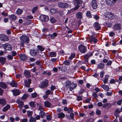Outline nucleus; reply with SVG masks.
I'll list each match as a JSON object with an SVG mask.
<instances>
[{
  "label": "nucleus",
  "mask_w": 122,
  "mask_h": 122,
  "mask_svg": "<svg viewBox=\"0 0 122 122\" xmlns=\"http://www.w3.org/2000/svg\"><path fill=\"white\" fill-rule=\"evenodd\" d=\"M77 86L76 84L74 83H71L69 81H67L66 82V87L68 90L72 91L74 88Z\"/></svg>",
  "instance_id": "obj_1"
},
{
  "label": "nucleus",
  "mask_w": 122,
  "mask_h": 122,
  "mask_svg": "<svg viewBox=\"0 0 122 122\" xmlns=\"http://www.w3.org/2000/svg\"><path fill=\"white\" fill-rule=\"evenodd\" d=\"M73 1L74 4L76 5L75 7V10L77 9L80 6L78 5L81 4L80 5L82 6L85 4V2L82 1V0H74Z\"/></svg>",
  "instance_id": "obj_2"
},
{
  "label": "nucleus",
  "mask_w": 122,
  "mask_h": 122,
  "mask_svg": "<svg viewBox=\"0 0 122 122\" xmlns=\"http://www.w3.org/2000/svg\"><path fill=\"white\" fill-rule=\"evenodd\" d=\"M49 81L47 79H45L43 81L41 82V84L39 85V87L42 88H45L48 86Z\"/></svg>",
  "instance_id": "obj_3"
},
{
  "label": "nucleus",
  "mask_w": 122,
  "mask_h": 122,
  "mask_svg": "<svg viewBox=\"0 0 122 122\" xmlns=\"http://www.w3.org/2000/svg\"><path fill=\"white\" fill-rule=\"evenodd\" d=\"M57 5L60 8H66L69 7V5L67 3L62 2L58 3Z\"/></svg>",
  "instance_id": "obj_4"
},
{
  "label": "nucleus",
  "mask_w": 122,
  "mask_h": 122,
  "mask_svg": "<svg viewBox=\"0 0 122 122\" xmlns=\"http://www.w3.org/2000/svg\"><path fill=\"white\" fill-rule=\"evenodd\" d=\"M80 51L82 53H85L87 51V49L86 47L83 45H80L79 47Z\"/></svg>",
  "instance_id": "obj_5"
},
{
  "label": "nucleus",
  "mask_w": 122,
  "mask_h": 122,
  "mask_svg": "<svg viewBox=\"0 0 122 122\" xmlns=\"http://www.w3.org/2000/svg\"><path fill=\"white\" fill-rule=\"evenodd\" d=\"M20 39L22 41L26 43H28L29 41V37L25 36H21Z\"/></svg>",
  "instance_id": "obj_6"
},
{
  "label": "nucleus",
  "mask_w": 122,
  "mask_h": 122,
  "mask_svg": "<svg viewBox=\"0 0 122 122\" xmlns=\"http://www.w3.org/2000/svg\"><path fill=\"white\" fill-rule=\"evenodd\" d=\"M95 33H93L92 35L89 38V41L90 42H93L94 43H96L97 42L98 40L94 36L95 35Z\"/></svg>",
  "instance_id": "obj_7"
},
{
  "label": "nucleus",
  "mask_w": 122,
  "mask_h": 122,
  "mask_svg": "<svg viewBox=\"0 0 122 122\" xmlns=\"http://www.w3.org/2000/svg\"><path fill=\"white\" fill-rule=\"evenodd\" d=\"M2 46L6 50L10 51L12 49V46H11L8 43L3 44Z\"/></svg>",
  "instance_id": "obj_8"
},
{
  "label": "nucleus",
  "mask_w": 122,
  "mask_h": 122,
  "mask_svg": "<svg viewBox=\"0 0 122 122\" xmlns=\"http://www.w3.org/2000/svg\"><path fill=\"white\" fill-rule=\"evenodd\" d=\"M40 19L41 20L44 22H47L49 20V18L48 16L43 15H41L40 16Z\"/></svg>",
  "instance_id": "obj_9"
},
{
  "label": "nucleus",
  "mask_w": 122,
  "mask_h": 122,
  "mask_svg": "<svg viewBox=\"0 0 122 122\" xmlns=\"http://www.w3.org/2000/svg\"><path fill=\"white\" fill-rule=\"evenodd\" d=\"M38 50L37 49H31L30 51V54L32 56H36L38 52Z\"/></svg>",
  "instance_id": "obj_10"
},
{
  "label": "nucleus",
  "mask_w": 122,
  "mask_h": 122,
  "mask_svg": "<svg viewBox=\"0 0 122 122\" xmlns=\"http://www.w3.org/2000/svg\"><path fill=\"white\" fill-rule=\"evenodd\" d=\"M0 38L1 41H8L9 39L7 36L4 34L0 35Z\"/></svg>",
  "instance_id": "obj_11"
},
{
  "label": "nucleus",
  "mask_w": 122,
  "mask_h": 122,
  "mask_svg": "<svg viewBox=\"0 0 122 122\" xmlns=\"http://www.w3.org/2000/svg\"><path fill=\"white\" fill-rule=\"evenodd\" d=\"M117 0H105L107 4L109 5H113Z\"/></svg>",
  "instance_id": "obj_12"
},
{
  "label": "nucleus",
  "mask_w": 122,
  "mask_h": 122,
  "mask_svg": "<svg viewBox=\"0 0 122 122\" xmlns=\"http://www.w3.org/2000/svg\"><path fill=\"white\" fill-rule=\"evenodd\" d=\"M106 15L107 17L111 19H113L115 17L114 14L111 12H107Z\"/></svg>",
  "instance_id": "obj_13"
},
{
  "label": "nucleus",
  "mask_w": 122,
  "mask_h": 122,
  "mask_svg": "<svg viewBox=\"0 0 122 122\" xmlns=\"http://www.w3.org/2000/svg\"><path fill=\"white\" fill-rule=\"evenodd\" d=\"M93 26L95 28V30H99L101 28L100 25L98 23H95L94 24Z\"/></svg>",
  "instance_id": "obj_14"
},
{
  "label": "nucleus",
  "mask_w": 122,
  "mask_h": 122,
  "mask_svg": "<svg viewBox=\"0 0 122 122\" xmlns=\"http://www.w3.org/2000/svg\"><path fill=\"white\" fill-rule=\"evenodd\" d=\"M24 74L25 76L27 78L30 77L31 76L30 72L29 71L26 70H25L24 73Z\"/></svg>",
  "instance_id": "obj_15"
},
{
  "label": "nucleus",
  "mask_w": 122,
  "mask_h": 122,
  "mask_svg": "<svg viewBox=\"0 0 122 122\" xmlns=\"http://www.w3.org/2000/svg\"><path fill=\"white\" fill-rule=\"evenodd\" d=\"M31 80L30 79H29L28 80V82L27 80H25L24 81L25 86L26 87H30V84L31 83Z\"/></svg>",
  "instance_id": "obj_16"
},
{
  "label": "nucleus",
  "mask_w": 122,
  "mask_h": 122,
  "mask_svg": "<svg viewBox=\"0 0 122 122\" xmlns=\"http://www.w3.org/2000/svg\"><path fill=\"white\" fill-rule=\"evenodd\" d=\"M92 7L94 9H96L97 7V5L96 3V1L95 0H93L92 2Z\"/></svg>",
  "instance_id": "obj_17"
},
{
  "label": "nucleus",
  "mask_w": 122,
  "mask_h": 122,
  "mask_svg": "<svg viewBox=\"0 0 122 122\" xmlns=\"http://www.w3.org/2000/svg\"><path fill=\"white\" fill-rule=\"evenodd\" d=\"M112 105L110 103H107L103 104L102 106V107L103 108H109L111 107Z\"/></svg>",
  "instance_id": "obj_18"
},
{
  "label": "nucleus",
  "mask_w": 122,
  "mask_h": 122,
  "mask_svg": "<svg viewBox=\"0 0 122 122\" xmlns=\"http://www.w3.org/2000/svg\"><path fill=\"white\" fill-rule=\"evenodd\" d=\"M114 29L116 30H120L121 27L120 24H117L115 25L114 27Z\"/></svg>",
  "instance_id": "obj_19"
},
{
  "label": "nucleus",
  "mask_w": 122,
  "mask_h": 122,
  "mask_svg": "<svg viewBox=\"0 0 122 122\" xmlns=\"http://www.w3.org/2000/svg\"><path fill=\"white\" fill-rule=\"evenodd\" d=\"M12 92L13 93L14 96H15L19 95L20 93V91L18 90H13Z\"/></svg>",
  "instance_id": "obj_20"
},
{
  "label": "nucleus",
  "mask_w": 122,
  "mask_h": 122,
  "mask_svg": "<svg viewBox=\"0 0 122 122\" xmlns=\"http://www.w3.org/2000/svg\"><path fill=\"white\" fill-rule=\"evenodd\" d=\"M92 52H90L89 53L84 56V58L85 59H88L89 57L92 56Z\"/></svg>",
  "instance_id": "obj_21"
},
{
  "label": "nucleus",
  "mask_w": 122,
  "mask_h": 122,
  "mask_svg": "<svg viewBox=\"0 0 122 122\" xmlns=\"http://www.w3.org/2000/svg\"><path fill=\"white\" fill-rule=\"evenodd\" d=\"M57 117L59 118H61V119L64 117L65 115L64 113L63 112H61L59 113L58 114Z\"/></svg>",
  "instance_id": "obj_22"
},
{
  "label": "nucleus",
  "mask_w": 122,
  "mask_h": 122,
  "mask_svg": "<svg viewBox=\"0 0 122 122\" xmlns=\"http://www.w3.org/2000/svg\"><path fill=\"white\" fill-rule=\"evenodd\" d=\"M6 58L4 57H0V62L2 64H3L6 62Z\"/></svg>",
  "instance_id": "obj_23"
},
{
  "label": "nucleus",
  "mask_w": 122,
  "mask_h": 122,
  "mask_svg": "<svg viewBox=\"0 0 122 122\" xmlns=\"http://www.w3.org/2000/svg\"><path fill=\"white\" fill-rule=\"evenodd\" d=\"M9 17L10 19L11 20H14L16 18V16L14 15H9Z\"/></svg>",
  "instance_id": "obj_24"
},
{
  "label": "nucleus",
  "mask_w": 122,
  "mask_h": 122,
  "mask_svg": "<svg viewBox=\"0 0 122 122\" xmlns=\"http://www.w3.org/2000/svg\"><path fill=\"white\" fill-rule=\"evenodd\" d=\"M51 13L54 14L56 13H59V10L57 9H52L51 10Z\"/></svg>",
  "instance_id": "obj_25"
},
{
  "label": "nucleus",
  "mask_w": 122,
  "mask_h": 122,
  "mask_svg": "<svg viewBox=\"0 0 122 122\" xmlns=\"http://www.w3.org/2000/svg\"><path fill=\"white\" fill-rule=\"evenodd\" d=\"M7 87L6 84L3 82H1L0 83V87L4 89H6Z\"/></svg>",
  "instance_id": "obj_26"
},
{
  "label": "nucleus",
  "mask_w": 122,
  "mask_h": 122,
  "mask_svg": "<svg viewBox=\"0 0 122 122\" xmlns=\"http://www.w3.org/2000/svg\"><path fill=\"white\" fill-rule=\"evenodd\" d=\"M21 60L22 61H24L26 60L27 57V56L24 55H21L20 56Z\"/></svg>",
  "instance_id": "obj_27"
},
{
  "label": "nucleus",
  "mask_w": 122,
  "mask_h": 122,
  "mask_svg": "<svg viewBox=\"0 0 122 122\" xmlns=\"http://www.w3.org/2000/svg\"><path fill=\"white\" fill-rule=\"evenodd\" d=\"M76 17L79 19H81L82 17V13L81 12H79L76 14Z\"/></svg>",
  "instance_id": "obj_28"
},
{
  "label": "nucleus",
  "mask_w": 122,
  "mask_h": 122,
  "mask_svg": "<svg viewBox=\"0 0 122 122\" xmlns=\"http://www.w3.org/2000/svg\"><path fill=\"white\" fill-rule=\"evenodd\" d=\"M44 105L45 107H49L51 106V104L48 101H46L44 102Z\"/></svg>",
  "instance_id": "obj_29"
},
{
  "label": "nucleus",
  "mask_w": 122,
  "mask_h": 122,
  "mask_svg": "<svg viewBox=\"0 0 122 122\" xmlns=\"http://www.w3.org/2000/svg\"><path fill=\"white\" fill-rule=\"evenodd\" d=\"M10 106L8 104H7L5 107L2 110L4 112L6 111L8 109H10Z\"/></svg>",
  "instance_id": "obj_30"
},
{
  "label": "nucleus",
  "mask_w": 122,
  "mask_h": 122,
  "mask_svg": "<svg viewBox=\"0 0 122 122\" xmlns=\"http://www.w3.org/2000/svg\"><path fill=\"white\" fill-rule=\"evenodd\" d=\"M10 84L13 87H16L17 86L16 83L13 81L10 83Z\"/></svg>",
  "instance_id": "obj_31"
},
{
  "label": "nucleus",
  "mask_w": 122,
  "mask_h": 122,
  "mask_svg": "<svg viewBox=\"0 0 122 122\" xmlns=\"http://www.w3.org/2000/svg\"><path fill=\"white\" fill-rule=\"evenodd\" d=\"M102 87L103 89L106 90L107 91H108L109 90V87L107 85H104L102 86Z\"/></svg>",
  "instance_id": "obj_32"
},
{
  "label": "nucleus",
  "mask_w": 122,
  "mask_h": 122,
  "mask_svg": "<svg viewBox=\"0 0 122 122\" xmlns=\"http://www.w3.org/2000/svg\"><path fill=\"white\" fill-rule=\"evenodd\" d=\"M37 48L38 50L41 51H42L45 49V48L41 46L38 45L37 46Z\"/></svg>",
  "instance_id": "obj_33"
},
{
  "label": "nucleus",
  "mask_w": 122,
  "mask_h": 122,
  "mask_svg": "<svg viewBox=\"0 0 122 122\" xmlns=\"http://www.w3.org/2000/svg\"><path fill=\"white\" fill-rule=\"evenodd\" d=\"M98 67L100 69L103 68L104 66V64L102 63H100L97 65Z\"/></svg>",
  "instance_id": "obj_34"
},
{
  "label": "nucleus",
  "mask_w": 122,
  "mask_h": 122,
  "mask_svg": "<svg viewBox=\"0 0 122 122\" xmlns=\"http://www.w3.org/2000/svg\"><path fill=\"white\" fill-rule=\"evenodd\" d=\"M1 103L3 106H4L6 104V101L4 99H1Z\"/></svg>",
  "instance_id": "obj_35"
},
{
  "label": "nucleus",
  "mask_w": 122,
  "mask_h": 122,
  "mask_svg": "<svg viewBox=\"0 0 122 122\" xmlns=\"http://www.w3.org/2000/svg\"><path fill=\"white\" fill-rule=\"evenodd\" d=\"M56 55V53L54 52H50V53L49 55L51 57H55Z\"/></svg>",
  "instance_id": "obj_36"
},
{
  "label": "nucleus",
  "mask_w": 122,
  "mask_h": 122,
  "mask_svg": "<svg viewBox=\"0 0 122 122\" xmlns=\"http://www.w3.org/2000/svg\"><path fill=\"white\" fill-rule=\"evenodd\" d=\"M30 106L32 107H34L35 106V102H31L29 103Z\"/></svg>",
  "instance_id": "obj_37"
},
{
  "label": "nucleus",
  "mask_w": 122,
  "mask_h": 122,
  "mask_svg": "<svg viewBox=\"0 0 122 122\" xmlns=\"http://www.w3.org/2000/svg\"><path fill=\"white\" fill-rule=\"evenodd\" d=\"M30 122H36V119L35 118L33 117H31L30 119L29 120Z\"/></svg>",
  "instance_id": "obj_38"
},
{
  "label": "nucleus",
  "mask_w": 122,
  "mask_h": 122,
  "mask_svg": "<svg viewBox=\"0 0 122 122\" xmlns=\"http://www.w3.org/2000/svg\"><path fill=\"white\" fill-rule=\"evenodd\" d=\"M22 11H23L22 10L19 9L17 10L16 12L17 14L18 15H20L21 14Z\"/></svg>",
  "instance_id": "obj_39"
},
{
  "label": "nucleus",
  "mask_w": 122,
  "mask_h": 122,
  "mask_svg": "<svg viewBox=\"0 0 122 122\" xmlns=\"http://www.w3.org/2000/svg\"><path fill=\"white\" fill-rule=\"evenodd\" d=\"M75 56V54L74 53H72L71 54L70 56L69 57V59L71 60Z\"/></svg>",
  "instance_id": "obj_40"
},
{
  "label": "nucleus",
  "mask_w": 122,
  "mask_h": 122,
  "mask_svg": "<svg viewBox=\"0 0 122 122\" xmlns=\"http://www.w3.org/2000/svg\"><path fill=\"white\" fill-rule=\"evenodd\" d=\"M106 24L107 26L109 28L111 27L112 25V23L110 22L106 23Z\"/></svg>",
  "instance_id": "obj_41"
},
{
  "label": "nucleus",
  "mask_w": 122,
  "mask_h": 122,
  "mask_svg": "<svg viewBox=\"0 0 122 122\" xmlns=\"http://www.w3.org/2000/svg\"><path fill=\"white\" fill-rule=\"evenodd\" d=\"M50 20L51 22L52 23H55L56 21V20L54 18H51L50 19Z\"/></svg>",
  "instance_id": "obj_42"
},
{
  "label": "nucleus",
  "mask_w": 122,
  "mask_h": 122,
  "mask_svg": "<svg viewBox=\"0 0 122 122\" xmlns=\"http://www.w3.org/2000/svg\"><path fill=\"white\" fill-rule=\"evenodd\" d=\"M38 106L39 107V110L40 111V112L43 111L44 110L43 107L40 105H38Z\"/></svg>",
  "instance_id": "obj_43"
},
{
  "label": "nucleus",
  "mask_w": 122,
  "mask_h": 122,
  "mask_svg": "<svg viewBox=\"0 0 122 122\" xmlns=\"http://www.w3.org/2000/svg\"><path fill=\"white\" fill-rule=\"evenodd\" d=\"M86 15L87 17H88L89 18L92 17V16L90 12L89 11H88L86 13Z\"/></svg>",
  "instance_id": "obj_44"
},
{
  "label": "nucleus",
  "mask_w": 122,
  "mask_h": 122,
  "mask_svg": "<svg viewBox=\"0 0 122 122\" xmlns=\"http://www.w3.org/2000/svg\"><path fill=\"white\" fill-rule=\"evenodd\" d=\"M28 97V95L27 94H25L22 97V99L24 100H25Z\"/></svg>",
  "instance_id": "obj_45"
},
{
  "label": "nucleus",
  "mask_w": 122,
  "mask_h": 122,
  "mask_svg": "<svg viewBox=\"0 0 122 122\" xmlns=\"http://www.w3.org/2000/svg\"><path fill=\"white\" fill-rule=\"evenodd\" d=\"M40 113L41 114V116L42 118L45 115V112H44L43 111L40 112Z\"/></svg>",
  "instance_id": "obj_46"
},
{
  "label": "nucleus",
  "mask_w": 122,
  "mask_h": 122,
  "mask_svg": "<svg viewBox=\"0 0 122 122\" xmlns=\"http://www.w3.org/2000/svg\"><path fill=\"white\" fill-rule=\"evenodd\" d=\"M32 113V111H28L27 112V114L29 117L30 116L31 117V116Z\"/></svg>",
  "instance_id": "obj_47"
},
{
  "label": "nucleus",
  "mask_w": 122,
  "mask_h": 122,
  "mask_svg": "<svg viewBox=\"0 0 122 122\" xmlns=\"http://www.w3.org/2000/svg\"><path fill=\"white\" fill-rule=\"evenodd\" d=\"M64 63L65 64L67 65H69L70 64V61L68 60L65 61H64Z\"/></svg>",
  "instance_id": "obj_48"
},
{
  "label": "nucleus",
  "mask_w": 122,
  "mask_h": 122,
  "mask_svg": "<svg viewBox=\"0 0 122 122\" xmlns=\"http://www.w3.org/2000/svg\"><path fill=\"white\" fill-rule=\"evenodd\" d=\"M46 119L48 120H51V116L48 115L46 116Z\"/></svg>",
  "instance_id": "obj_49"
},
{
  "label": "nucleus",
  "mask_w": 122,
  "mask_h": 122,
  "mask_svg": "<svg viewBox=\"0 0 122 122\" xmlns=\"http://www.w3.org/2000/svg\"><path fill=\"white\" fill-rule=\"evenodd\" d=\"M108 77L107 76H106L105 77V79L103 81V82L104 83L106 84L107 82L108 81Z\"/></svg>",
  "instance_id": "obj_50"
},
{
  "label": "nucleus",
  "mask_w": 122,
  "mask_h": 122,
  "mask_svg": "<svg viewBox=\"0 0 122 122\" xmlns=\"http://www.w3.org/2000/svg\"><path fill=\"white\" fill-rule=\"evenodd\" d=\"M7 57L8 59L12 60L13 58V56L11 55H9L7 56Z\"/></svg>",
  "instance_id": "obj_51"
},
{
  "label": "nucleus",
  "mask_w": 122,
  "mask_h": 122,
  "mask_svg": "<svg viewBox=\"0 0 122 122\" xmlns=\"http://www.w3.org/2000/svg\"><path fill=\"white\" fill-rule=\"evenodd\" d=\"M37 8L38 7L37 6H36L34 7L33 8L32 10V12L33 13H34L35 12L36 10L37 9Z\"/></svg>",
  "instance_id": "obj_52"
},
{
  "label": "nucleus",
  "mask_w": 122,
  "mask_h": 122,
  "mask_svg": "<svg viewBox=\"0 0 122 122\" xmlns=\"http://www.w3.org/2000/svg\"><path fill=\"white\" fill-rule=\"evenodd\" d=\"M46 93L47 95H49L50 94H52L53 93V92H51L50 90H48L46 91Z\"/></svg>",
  "instance_id": "obj_53"
},
{
  "label": "nucleus",
  "mask_w": 122,
  "mask_h": 122,
  "mask_svg": "<svg viewBox=\"0 0 122 122\" xmlns=\"http://www.w3.org/2000/svg\"><path fill=\"white\" fill-rule=\"evenodd\" d=\"M73 111L72 110V108H68L67 112L69 113L71 112H72Z\"/></svg>",
  "instance_id": "obj_54"
},
{
  "label": "nucleus",
  "mask_w": 122,
  "mask_h": 122,
  "mask_svg": "<svg viewBox=\"0 0 122 122\" xmlns=\"http://www.w3.org/2000/svg\"><path fill=\"white\" fill-rule=\"evenodd\" d=\"M115 35V33L113 32H110L109 33V35L110 36L113 37Z\"/></svg>",
  "instance_id": "obj_55"
},
{
  "label": "nucleus",
  "mask_w": 122,
  "mask_h": 122,
  "mask_svg": "<svg viewBox=\"0 0 122 122\" xmlns=\"http://www.w3.org/2000/svg\"><path fill=\"white\" fill-rule=\"evenodd\" d=\"M32 97L34 98L37 96V94L36 93H34L32 94Z\"/></svg>",
  "instance_id": "obj_56"
},
{
  "label": "nucleus",
  "mask_w": 122,
  "mask_h": 122,
  "mask_svg": "<svg viewBox=\"0 0 122 122\" xmlns=\"http://www.w3.org/2000/svg\"><path fill=\"white\" fill-rule=\"evenodd\" d=\"M96 61L94 59L92 60L91 61V63L92 64H94L96 63Z\"/></svg>",
  "instance_id": "obj_57"
},
{
  "label": "nucleus",
  "mask_w": 122,
  "mask_h": 122,
  "mask_svg": "<svg viewBox=\"0 0 122 122\" xmlns=\"http://www.w3.org/2000/svg\"><path fill=\"white\" fill-rule=\"evenodd\" d=\"M49 36L51 38V39H54L55 38L52 34H49Z\"/></svg>",
  "instance_id": "obj_58"
},
{
  "label": "nucleus",
  "mask_w": 122,
  "mask_h": 122,
  "mask_svg": "<svg viewBox=\"0 0 122 122\" xmlns=\"http://www.w3.org/2000/svg\"><path fill=\"white\" fill-rule=\"evenodd\" d=\"M56 88V87L53 86H51L50 88L51 90L52 91H53Z\"/></svg>",
  "instance_id": "obj_59"
},
{
  "label": "nucleus",
  "mask_w": 122,
  "mask_h": 122,
  "mask_svg": "<svg viewBox=\"0 0 122 122\" xmlns=\"http://www.w3.org/2000/svg\"><path fill=\"white\" fill-rule=\"evenodd\" d=\"M77 100L79 101L80 100H82L81 97V96H78L77 97Z\"/></svg>",
  "instance_id": "obj_60"
},
{
  "label": "nucleus",
  "mask_w": 122,
  "mask_h": 122,
  "mask_svg": "<svg viewBox=\"0 0 122 122\" xmlns=\"http://www.w3.org/2000/svg\"><path fill=\"white\" fill-rule=\"evenodd\" d=\"M92 96L94 97V98H96L97 96V95L95 92H94L93 93Z\"/></svg>",
  "instance_id": "obj_61"
},
{
  "label": "nucleus",
  "mask_w": 122,
  "mask_h": 122,
  "mask_svg": "<svg viewBox=\"0 0 122 122\" xmlns=\"http://www.w3.org/2000/svg\"><path fill=\"white\" fill-rule=\"evenodd\" d=\"M107 62V65H110L112 64V62L111 61H108Z\"/></svg>",
  "instance_id": "obj_62"
},
{
  "label": "nucleus",
  "mask_w": 122,
  "mask_h": 122,
  "mask_svg": "<svg viewBox=\"0 0 122 122\" xmlns=\"http://www.w3.org/2000/svg\"><path fill=\"white\" fill-rule=\"evenodd\" d=\"M12 55L13 56H16L17 54V53L15 51H12Z\"/></svg>",
  "instance_id": "obj_63"
},
{
  "label": "nucleus",
  "mask_w": 122,
  "mask_h": 122,
  "mask_svg": "<svg viewBox=\"0 0 122 122\" xmlns=\"http://www.w3.org/2000/svg\"><path fill=\"white\" fill-rule=\"evenodd\" d=\"M122 102V100L120 99L117 102V104L118 105H120L121 104V102Z\"/></svg>",
  "instance_id": "obj_64"
}]
</instances>
